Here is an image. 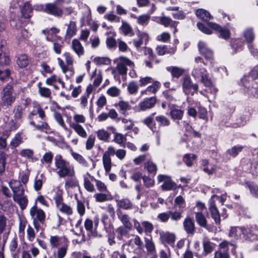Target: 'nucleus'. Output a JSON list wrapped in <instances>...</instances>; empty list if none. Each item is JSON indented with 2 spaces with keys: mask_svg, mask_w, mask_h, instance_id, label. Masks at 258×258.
Masks as SVG:
<instances>
[{
  "mask_svg": "<svg viewBox=\"0 0 258 258\" xmlns=\"http://www.w3.org/2000/svg\"><path fill=\"white\" fill-rule=\"evenodd\" d=\"M244 91L248 95L258 98V65L250 72V75L241 80Z\"/></svg>",
  "mask_w": 258,
  "mask_h": 258,
  "instance_id": "1",
  "label": "nucleus"
},
{
  "mask_svg": "<svg viewBox=\"0 0 258 258\" xmlns=\"http://www.w3.org/2000/svg\"><path fill=\"white\" fill-rule=\"evenodd\" d=\"M49 243L52 248H57L56 252L54 253L56 258H63L66 256L69 247V241L66 238L50 236Z\"/></svg>",
  "mask_w": 258,
  "mask_h": 258,
  "instance_id": "2",
  "label": "nucleus"
},
{
  "mask_svg": "<svg viewBox=\"0 0 258 258\" xmlns=\"http://www.w3.org/2000/svg\"><path fill=\"white\" fill-rule=\"evenodd\" d=\"M54 163L56 168L58 169L57 173L60 177H73L75 176L74 166L64 160L61 155L57 154L55 156Z\"/></svg>",
  "mask_w": 258,
  "mask_h": 258,
  "instance_id": "3",
  "label": "nucleus"
},
{
  "mask_svg": "<svg viewBox=\"0 0 258 258\" xmlns=\"http://www.w3.org/2000/svg\"><path fill=\"white\" fill-rule=\"evenodd\" d=\"M191 75L196 79L201 80L202 83L208 87H212V82L208 77L207 70L201 64H195Z\"/></svg>",
  "mask_w": 258,
  "mask_h": 258,
  "instance_id": "4",
  "label": "nucleus"
},
{
  "mask_svg": "<svg viewBox=\"0 0 258 258\" xmlns=\"http://www.w3.org/2000/svg\"><path fill=\"white\" fill-rule=\"evenodd\" d=\"M1 99L4 106L7 107L12 106L16 99L12 85L9 84L3 88L1 93Z\"/></svg>",
  "mask_w": 258,
  "mask_h": 258,
  "instance_id": "5",
  "label": "nucleus"
},
{
  "mask_svg": "<svg viewBox=\"0 0 258 258\" xmlns=\"http://www.w3.org/2000/svg\"><path fill=\"white\" fill-rule=\"evenodd\" d=\"M126 67L133 69L134 68L135 64L133 61L123 56L120 57L116 68L112 70V73L117 72L119 75L125 76L127 71Z\"/></svg>",
  "mask_w": 258,
  "mask_h": 258,
  "instance_id": "6",
  "label": "nucleus"
},
{
  "mask_svg": "<svg viewBox=\"0 0 258 258\" xmlns=\"http://www.w3.org/2000/svg\"><path fill=\"white\" fill-rule=\"evenodd\" d=\"M214 198L219 199L218 196L214 195L212 196L209 201V210L211 214V217L214 220L216 224H219L221 222L220 215L219 212L215 205Z\"/></svg>",
  "mask_w": 258,
  "mask_h": 258,
  "instance_id": "7",
  "label": "nucleus"
},
{
  "mask_svg": "<svg viewBox=\"0 0 258 258\" xmlns=\"http://www.w3.org/2000/svg\"><path fill=\"white\" fill-rule=\"evenodd\" d=\"M198 85L196 84H192L190 77L186 76L183 78L182 89L186 95L191 94L193 95L195 92L198 90Z\"/></svg>",
  "mask_w": 258,
  "mask_h": 258,
  "instance_id": "8",
  "label": "nucleus"
},
{
  "mask_svg": "<svg viewBox=\"0 0 258 258\" xmlns=\"http://www.w3.org/2000/svg\"><path fill=\"white\" fill-rule=\"evenodd\" d=\"M30 215L34 221H39L40 223H44L45 220V214L41 209L37 208L36 204L30 209Z\"/></svg>",
  "mask_w": 258,
  "mask_h": 258,
  "instance_id": "9",
  "label": "nucleus"
},
{
  "mask_svg": "<svg viewBox=\"0 0 258 258\" xmlns=\"http://www.w3.org/2000/svg\"><path fill=\"white\" fill-rule=\"evenodd\" d=\"M44 12L57 18H61L63 14L62 9L54 3L46 4Z\"/></svg>",
  "mask_w": 258,
  "mask_h": 258,
  "instance_id": "10",
  "label": "nucleus"
},
{
  "mask_svg": "<svg viewBox=\"0 0 258 258\" xmlns=\"http://www.w3.org/2000/svg\"><path fill=\"white\" fill-rule=\"evenodd\" d=\"M160 240L164 244H168L174 247L176 235L174 233L168 231H160L159 232Z\"/></svg>",
  "mask_w": 258,
  "mask_h": 258,
  "instance_id": "11",
  "label": "nucleus"
},
{
  "mask_svg": "<svg viewBox=\"0 0 258 258\" xmlns=\"http://www.w3.org/2000/svg\"><path fill=\"white\" fill-rule=\"evenodd\" d=\"M156 103V98L155 97L146 98L141 101L136 107L138 111H145L153 108Z\"/></svg>",
  "mask_w": 258,
  "mask_h": 258,
  "instance_id": "12",
  "label": "nucleus"
},
{
  "mask_svg": "<svg viewBox=\"0 0 258 258\" xmlns=\"http://www.w3.org/2000/svg\"><path fill=\"white\" fill-rule=\"evenodd\" d=\"M6 42L0 38V66H7L10 62L9 54L5 46Z\"/></svg>",
  "mask_w": 258,
  "mask_h": 258,
  "instance_id": "13",
  "label": "nucleus"
},
{
  "mask_svg": "<svg viewBox=\"0 0 258 258\" xmlns=\"http://www.w3.org/2000/svg\"><path fill=\"white\" fill-rule=\"evenodd\" d=\"M9 184L13 193V198L24 195V188L20 181L11 180Z\"/></svg>",
  "mask_w": 258,
  "mask_h": 258,
  "instance_id": "14",
  "label": "nucleus"
},
{
  "mask_svg": "<svg viewBox=\"0 0 258 258\" xmlns=\"http://www.w3.org/2000/svg\"><path fill=\"white\" fill-rule=\"evenodd\" d=\"M157 178L159 182H163L161 185L163 190H171L176 187V184L171 180L170 177L161 174L159 175Z\"/></svg>",
  "mask_w": 258,
  "mask_h": 258,
  "instance_id": "15",
  "label": "nucleus"
},
{
  "mask_svg": "<svg viewBox=\"0 0 258 258\" xmlns=\"http://www.w3.org/2000/svg\"><path fill=\"white\" fill-rule=\"evenodd\" d=\"M248 232H250L248 228H244V227H235L231 228L229 236L233 238L235 240H237L241 238V235H245Z\"/></svg>",
  "mask_w": 258,
  "mask_h": 258,
  "instance_id": "16",
  "label": "nucleus"
},
{
  "mask_svg": "<svg viewBox=\"0 0 258 258\" xmlns=\"http://www.w3.org/2000/svg\"><path fill=\"white\" fill-rule=\"evenodd\" d=\"M207 25L216 31L220 33L219 36L224 39H227L230 37V31L227 29L223 28L220 25L215 23L207 22Z\"/></svg>",
  "mask_w": 258,
  "mask_h": 258,
  "instance_id": "17",
  "label": "nucleus"
},
{
  "mask_svg": "<svg viewBox=\"0 0 258 258\" xmlns=\"http://www.w3.org/2000/svg\"><path fill=\"white\" fill-rule=\"evenodd\" d=\"M198 47L200 52L203 55L205 58L208 60H211L213 58V52L207 46V44L200 41L198 43Z\"/></svg>",
  "mask_w": 258,
  "mask_h": 258,
  "instance_id": "18",
  "label": "nucleus"
},
{
  "mask_svg": "<svg viewBox=\"0 0 258 258\" xmlns=\"http://www.w3.org/2000/svg\"><path fill=\"white\" fill-rule=\"evenodd\" d=\"M117 207L125 210H132L134 208L132 202L128 198H122L115 200Z\"/></svg>",
  "mask_w": 258,
  "mask_h": 258,
  "instance_id": "19",
  "label": "nucleus"
},
{
  "mask_svg": "<svg viewBox=\"0 0 258 258\" xmlns=\"http://www.w3.org/2000/svg\"><path fill=\"white\" fill-rule=\"evenodd\" d=\"M117 215L118 219L120 221L123 226L129 230L132 229L133 225L130 221V217L128 215L123 213L120 211H117Z\"/></svg>",
  "mask_w": 258,
  "mask_h": 258,
  "instance_id": "20",
  "label": "nucleus"
},
{
  "mask_svg": "<svg viewBox=\"0 0 258 258\" xmlns=\"http://www.w3.org/2000/svg\"><path fill=\"white\" fill-rule=\"evenodd\" d=\"M9 249L13 258H19L20 248L18 247V239L16 236L11 240Z\"/></svg>",
  "mask_w": 258,
  "mask_h": 258,
  "instance_id": "21",
  "label": "nucleus"
},
{
  "mask_svg": "<svg viewBox=\"0 0 258 258\" xmlns=\"http://www.w3.org/2000/svg\"><path fill=\"white\" fill-rule=\"evenodd\" d=\"M184 230L188 234L194 235L195 231L194 222L190 218H186L183 221Z\"/></svg>",
  "mask_w": 258,
  "mask_h": 258,
  "instance_id": "22",
  "label": "nucleus"
},
{
  "mask_svg": "<svg viewBox=\"0 0 258 258\" xmlns=\"http://www.w3.org/2000/svg\"><path fill=\"white\" fill-rule=\"evenodd\" d=\"M33 8L29 2L24 3L23 8L21 10L22 15L24 19H29L32 16Z\"/></svg>",
  "mask_w": 258,
  "mask_h": 258,
  "instance_id": "23",
  "label": "nucleus"
},
{
  "mask_svg": "<svg viewBox=\"0 0 258 258\" xmlns=\"http://www.w3.org/2000/svg\"><path fill=\"white\" fill-rule=\"evenodd\" d=\"M72 48L79 56L83 55L84 50V48L80 41L77 39H74L72 42Z\"/></svg>",
  "mask_w": 258,
  "mask_h": 258,
  "instance_id": "24",
  "label": "nucleus"
},
{
  "mask_svg": "<svg viewBox=\"0 0 258 258\" xmlns=\"http://www.w3.org/2000/svg\"><path fill=\"white\" fill-rule=\"evenodd\" d=\"M115 106L118 108L119 112L123 115H127V111L131 109V106L127 102L120 101L115 104Z\"/></svg>",
  "mask_w": 258,
  "mask_h": 258,
  "instance_id": "25",
  "label": "nucleus"
},
{
  "mask_svg": "<svg viewBox=\"0 0 258 258\" xmlns=\"http://www.w3.org/2000/svg\"><path fill=\"white\" fill-rule=\"evenodd\" d=\"M183 110L175 107L171 108L170 111V115L171 118L174 120H179L181 119L183 117Z\"/></svg>",
  "mask_w": 258,
  "mask_h": 258,
  "instance_id": "26",
  "label": "nucleus"
},
{
  "mask_svg": "<svg viewBox=\"0 0 258 258\" xmlns=\"http://www.w3.org/2000/svg\"><path fill=\"white\" fill-rule=\"evenodd\" d=\"M22 132H18L15 137L12 139L10 142V146L12 148H15L18 147L23 143Z\"/></svg>",
  "mask_w": 258,
  "mask_h": 258,
  "instance_id": "27",
  "label": "nucleus"
},
{
  "mask_svg": "<svg viewBox=\"0 0 258 258\" xmlns=\"http://www.w3.org/2000/svg\"><path fill=\"white\" fill-rule=\"evenodd\" d=\"M77 32V26L76 22L71 21L67 25V29L66 36L67 38H71L76 35Z\"/></svg>",
  "mask_w": 258,
  "mask_h": 258,
  "instance_id": "28",
  "label": "nucleus"
},
{
  "mask_svg": "<svg viewBox=\"0 0 258 258\" xmlns=\"http://www.w3.org/2000/svg\"><path fill=\"white\" fill-rule=\"evenodd\" d=\"M195 218L197 223L201 227L208 229L207 221L204 215L201 212L195 213Z\"/></svg>",
  "mask_w": 258,
  "mask_h": 258,
  "instance_id": "29",
  "label": "nucleus"
},
{
  "mask_svg": "<svg viewBox=\"0 0 258 258\" xmlns=\"http://www.w3.org/2000/svg\"><path fill=\"white\" fill-rule=\"evenodd\" d=\"M109 191L101 192L94 195V197L97 202H104L111 199Z\"/></svg>",
  "mask_w": 258,
  "mask_h": 258,
  "instance_id": "30",
  "label": "nucleus"
},
{
  "mask_svg": "<svg viewBox=\"0 0 258 258\" xmlns=\"http://www.w3.org/2000/svg\"><path fill=\"white\" fill-rule=\"evenodd\" d=\"M160 87V83L158 82H155L152 85L148 86L146 90L141 92V95H149V93L155 94Z\"/></svg>",
  "mask_w": 258,
  "mask_h": 258,
  "instance_id": "31",
  "label": "nucleus"
},
{
  "mask_svg": "<svg viewBox=\"0 0 258 258\" xmlns=\"http://www.w3.org/2000/svg\"><path fill=\"white\" fill-rule=\"evenodd\" d=\"M70 126L81 137L86 138L87 134L83 127L79 124H70Z\"/></svg>",
  "mask_w": 258,
  "mask_h": 258,
  "instance_id": "32",
  "label": "nucleus"
},
{
  "mask_svg": "<svg viewBox=\"0 0 258 258\" xmlns=\"http://www.w3.org/2000/svg\"><path fill=\"white\" fill-rule=\"evenodd\" d=\"M196 14L198 18L206 22H208L212 18L209 12L204 9L197 10Z\"/></svg>",
  "mask_w": 258,
  "mask_h": 258,
  "instance_id": "33",
  "label": "nucleus"
},
{
  "mask_svg": "<svg viewBox=\"0 0 258 258\" xmlns=\"http://www.w3.org/2000/svg\"><path fill=\"white\" fill-rule=\"evenodd\" d=\"M87 175L89 176L91 180L92 181H94L95 182L96 186L97 189L100 192H107L109 191L107 190V188L106 185L104 183L102 182L101 181L96 179L94 178V176H91L89 173H87Z\"/></svg>",
  "mask_w": 258,
  "mask_h": 258,
  "instance_id": "34",
  "label": "nucleus"
},
{
  "mask_svg": "<svg viewBox=\"0 0 258 258\" xmlns=\"http://www.w3.org/2000/svg\"><path fill=\"white\" fill-rule=\"evenodd\" d=\"M160 23L165 27L171 26L175 28L178 22L172 21L168 17L163 16L160 18Z\"/></svg>",
  "mask_w": 258,
  "mask_h": 258,
  "instance_id": "35",
  "label": "nucleus"
},
{
  "mask_svg": "<svg viewBox=\"0 0 258 258\" xmlns=\"http://www.w3.org/2000/svg\"><path fill=\"white\" fill-rule=\"evenodd\" d=\"M204 251L206 254L211 253L215 248V244L208 239L205 238L203 241Z\"/></svg>",
  "mask_w": 258,
  "mask_h": 258,
  "instance_id": "36",
  "label": "nucleus"
},
{
  "mask_svg": "<svg viewBox=\"0 0 258 258\" xmlns=\"http://www.w3.org/2000/svg\"><path fill=\"white\" fill-rule=\"evenodd\" d=\"M13 200L17 202L22 209H25L28 203V200L24 195L13 197Z\"/></svg>",
  "mask_w": 258,
  "mask_h": 258,
  "instance_id": "37",
  "label": "nucleus"
},
{
  "mask_svg": "<svg viewBox=\"0 0 258 258\" xmlns=\"http://www.w3.org/2000/svg\"><path fill=\"white\" fill-rule=\"evenodd\" d=\"M96 135L98 139L105 142H108L110 134L105 130H99L96 132Z\"/></svg>",
  "mask_w": 258,
  "mask_h": 258,
  "instance_id": "38",
  "label": "nucleus"
},
{
  "mask_svg": "<svg viewBox=\"0 0 258 258\" xmlns=\"http://www.w3.org/2000/svg\"><path fill=\"white\" fill-rule=\"evenodd\" d=\"M88 177L89 176L87 175V173L83 176L84 187L89 192H94L95 191V187L88 178Z\"/></svg>",
  "mask_w": 258,
  "mask_h": 258,
  "instance_id": "39",
  "label": "nucleus"
},
{
  "mask_svg": "<svg viewBox=\"0 0 258 258\" xmlns=\"http://www.w3.org/2000/svg\"><path fill=\"white\" fill-rule=\"evenodd\" d=\"M144 168L147 169L148 173L154 176L156 174L157 167L156 165L152 161H149L145 163Z\"/></svg>",
  "mask_w": 258,
  "mask_h": 258,
  "instance_id": "40",
  "label": "nucleus"
},
{
  "mask_svg": "<svg viewBox=\"0 0 258 258\" xmlns=\"http://www.w3.org/2000/svg\"><path fill=\"white\" fill-rule=\"evenodd\" d=\"M231 46L235 50V52L239 51L242 49L244 41L242 39L238 38L232 40L231 43Z\"/></svg>",
  "mask_w": 258,
  "mask_h": 258,
  "instance_id": "41",
  "label": "nucleus"
},
{
  "mask_svg": "<svg viewBox=\"0 0 258 258\" xmlns=\"http://www.w3.org/2000/svg\"><path fill=\"white\" fill-rule=\"evenodd\" d=\"M30 124L34 126L35 130L41 132H47L49 130V126L46 121H42L40 124H36L34 121H32Z\"/></svg>",
  "mask_w": 258,
  "mask_h": 258,
  "instance_id": "42",
  "label": "nucleus"
},
{
  "mask_svg": "<svg viewBox=\"0 0 258 258\" xmlns=\"http://www.w3.org/2000/svg\"><path fill=\"white\" fill-rule=\"evenodd\" d=\"M246 228L250 229V232H248L247 234L243 236V238L245 240L248 241H254L256 239L258 240V235L256 233L257 231L255 230L252 227H246Z\"/></svg>",
  "mask_w": 258,
  "mask_h": 258,
  "instance_id": "43",
  "label": "nucleus"
},
{
  "mask_svg": "<svg viewBox=\"0 0 258 258\" xmlns=\"http://www.w3.org/2000/svg\"><path fill=\"white\" fill-rule=\"evenodd\" d=\"M243 36L246 42L248 43V44H251V43L254 39V34L252 29L251 28L246 29L243 32Z\"/></svg>",
  "mask_w": 258,
  "mask_h": 258,
  "instance_id": "44",
  "label": "nucleus"
},
{
  "mask_svg": "<svg viewBox=\"0 0 258 258\" xmlns=\"http://www.w3.org/2000/svg\"><path fill=\"white\" fill-rule=\"evenodd\" d=\"M17 62L19 67L25 68L29 63L28 57L26 54H21L18 57Z\"/></svg>",
  "mask_w": 258,
  "mask_h": 258,
  "instance_id": "45",
  "label": "nucleus"
},
{
  "mask_svg": "<svg viewBox=\"0 0 258 258\" xmlns=\"http://www.w3.org/2000/svg\"><path fill=\"white\" fill-rule=\"evenodd\" d=\"M139 38H140V39L138 40H133V44L136 47V48L137 49V50L138 51H140L142 49V48L141 46L143 44V40L144 39H147L148 38V36L145 33H142V34H140Z\"/></svg>",
  "mask_w": 258,
  "mask_h": 258,
  "instance_id": "46",
  "label": "nucleus"
},
{
  "mask_svg": "<svg viewBox=\"0 0 258 258\" xmlns=\"http://www.w3.org/2000/svg\"><path fill=\"white\" fill-rule=\"evenodd\" d=\"M21 122V120H18L14 118V119H12L11 121L8 123V128L10 131H15L20 126Z\"/></svg>",
  "mask_w": 258,
  "mask_h": 258,
  "instance_id": "47",
  "label": "nucleus"
},
{
  "mask_svg": "<svg viewBox=\"0 0 258 258\" xmlns=\"http://www.w3.org/2000/svg\"><path fill=\"white\" fill-rule=\"evenodd\" d=\"M57 209L62 213L68 215L73 214V209L69 205L64 204L63 202L56 207Z\"/></svg>",
  "mask_w": 258,
  "mask_h": 258,
  "instance_id": "48",
  "label": "nucleus"
},
{
  "mask_svg": "<svg viewBox=\"0 0 258 258\" xmlns=\"http://www.w3.org/2000/svg\"><path fill=\"white\" fill-rule=\"evenodd\" d=\"M243 147L242 146H235L231 149L227 150L225 153V154L226 155H230V156L234 157L236 156L241 151Z\"/></svg>",
  "mask_w": 258,
  "mask_h": 258,
  "instance_id": "49",
  "label": "nucleus"
},
{
  "mask_svg": "<svg viewBox=\"0 0 258 258\" xmlns=\"http://www.w3.org/2000/svg\"><path fill=\"white\" fill-rule=\"evenodd\" d=\"M167 70L171 72L172 76L175 78H179L183 73V70L176 67H168Z\"/></svg>",
  "mask_w": 258,
  "mask_h": 258,
  "instance_id": "50",
  "label": "nucleus"
},
{
  "mask_svg": "<svg viewBox=\"0 0 258 258\" xmlns=\"http://www.w3.org/2000/svg\"><path fill=\"white\" fill-rule=\"evenodd\" d=\"M197 157L195 154H186L184 155L183 161L187 166L191 167L193 161L196 160Z\"/></svg>",
  "mask_w": 258,
  "mask_h": 258,
  "instance_id": "51",
  "label": "nucleus"
},
{
  "mask_svg": "<svg viewBox=\"0 0 258 258\" xmlns=\"http://www.w3.org/2000/svg\"><path fill=\"white\" fill-rule=\"evenodd\" d=\"M102 161L105 172H109L112 166L111 158L103 155Z\"/></svg>",
  "mask_w": 258,
  "mask_h": 258,
  "instance_id": "52",
  "label": "nucleus"
},
{
  "mask_svg": "<svg viewBox=\"0 0 258 258\" xmlns=\"http://www.w3.org/2000/svg\"><path fill=\"white\" fill-rule=\"evenodd\" d=\"M155 119L160 126H168L170 123V120L164 115L157 116Z\"/></svg>",
  "mask_w": 258,
  "mask_h": 258,
  "instance_id": "53",
  "label": "nucleus"
},
{
  "mask_svg": "<svg viewBox=\"0 0 258 258\" xmlns=\"http://www.w3.org/2000/svg\"><path fill=\"white\" fill-rule=\"evenodd\" d=\"M31 114L32 115H35L38 114L39 117H40L42 120H45V114L44 111L39 105H37L35 107L34 110L31 113Z\"/></svg>",
  "mask_w": 258,
  "mask_h": 258,
  "instance_id": "54",
  "label": "nucleus"
},
{
  "mask_svg": "<svg viewBox=\"0 0 258 258\" xmlns=\"http://www.w3.org/2000/svg\"><path fill=\"white\" fill-rule=\"evenodd\" d=\"M54 117L56 122L66 131H68V128L64 123L63 118L61 114L55 112L54 114Z\"/></svg>",
  "mask_w": 258,
  "mask_h": 258,
  "instance_id": "55",
  "label": "nucleus"
},
{
  "mask_svg": "<svg viewBox=\"0 0 258 258\" xmlns=\"http://www.w3.org/2000/svg\"><path fill=\"white\" fill-rule=\"evenodd\" d=\"M173 89H169L168 90L165 91L163 92V95L164 98L166 100V101L170 103L172 101L175 100L173 94Z\"/></svg>",
  "mask_w": 258,
  "mask_h": 258,
  "instance_id": "56",
  "label": "nucleus"
},
{
  "mask_svg": "<svg viewBox=\"0 0 258 258\" xmlns=\"http://www.w3.org/2000/svg\"><path fill=\"white\" fill-rule=\"evenodd\" d=\"M23 111V107L22 105L16 106L14 109V118L18 120H21Z\"/></svg>",
  "mask_w": 258,
  "mask_h": 258,
  "instance_id": "57",
  "label": "nucleus"
},
{
  "mask_svg": "<svg viewBox=\"0 0 258 258\" xmlns=\"http://www.w3.org/2000/svg\"><path fill=\"white\" fill-rule=\"evenodd\" d=\"M197 27L199 28V29L202 32H203L205 34H206L208 35H210V34H212V33H213V31L212 30V29L211 28H210L208 25V27H207L206 25H205L204 24L200 23V22L197 23Z\"/></svg>",
  "mask_w": 258,
  "mask_h": 258,
  "instance_id": "58",
  "label": "nucleus"
},
{
  "mask_svg": "<svg viewBox=\"0 0 258 258\" xmlns=\"http://www.w3.org/2000/svg\"><path fill=\"white\" fill-rule=\"evenodd\" d=\"M41 83L40 82L38 84L39 93L41 96L44 97H49L51 95V91L49 89L46 87H41Z\"/></svg>",
  "mask_w": 258,
  "mask_h": 258,
  "instance_id": "59",
  "label": "nucleus"
},
{
  "mask_svg": "<svg viewBox=\"0 0 258 258\" xmlns=\"http://www.w3.org/2000/svg\"><path fill=\"white\" fill-rule=\"evenodd\" d=\"M53 199L55 201L56 206L63 203L62 191L60 190H57L53 196Z\"/></svg>",
  "mask_w": 258,
  "mask_h": 258,
  "instance_id": "60",
  "label": "nucleus"
},
{
  "mask_svg": "<svg viewBox=\"0 0 258 258\" xmlns=\"http://www.w3.org/2000/svg\"><path fill=\"white\" fill-rule=\"evenodd\" d=\"M139 89V86L135 82H130L127 86V90L130 94H136Z\"/></svg>",
  "mask_w": 258,
  "mask_h": 258,
  "instance_id": "61",
  "label": "nucleus"
},
{
  "mask_svg": "<svg viewBox=\"0 0 258 258\" xmlns=\"http://www.w3.org/2000/svg\"><path fill=\"white\" fill-rule=\"evenodd\" d=\"M74 121L70 122V124H79L83 123L85 122L86 119L84 115L82 114H75L73 117Z\"/></svg>",
  "mask_w": 258,
  "mask_h": 258,
  "instance_id": "62",
  "label": "nucleus"
},
{
  "mask_svg": "<svg viewBox=\"0 0 258 258\" xmlns=\"http://www.w3.org/2000/svg\"><path fill=\"white\" fill-rule=\"evenodd\" d=\"M53 157V154L51 152H46L41 159V162L42 163H46L47 164H50L52 162Z\"/></svg>",
  "mask_w": 258,
  "mask_h": 258,
  "instance_id": "63",
  "label": "nucleus"
},
{
  "mask_svg": "<svg viewBox=\"0 0 258 258\" xmlns=\"http://www.w3.org/2000/svg\"><path fill=\"white\" fill-rule=\"evenodd\" d=\"M144 185L147 188L153 187L155 184V181L153 178L147 176L143 177Z\"/></svg>",
  "mask_w": 258,
  "mask_h": 258,
  "instance_id": "64",
  "label": "nucleus"
}]
</instances>
